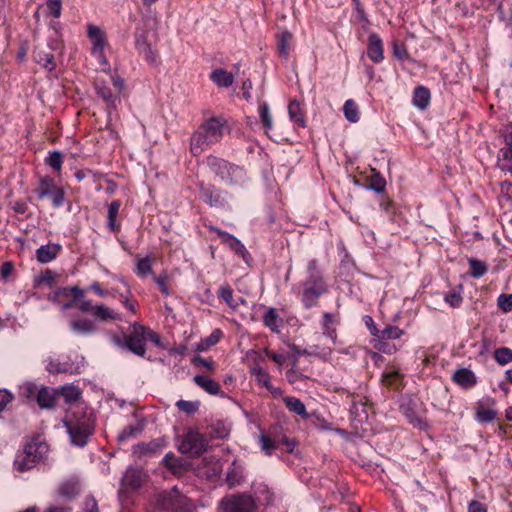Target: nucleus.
Listing matches in <instances>:
<instances>
[{
    "instance_id": "58836bf2",
    "label": "nucleus",
    "mask_w": 512,
    "mask_h": 512,
    "mask_svg": "<svg viewBox=\"0 0 512 512\" xmlns=\"http://www.w3.org/2000/svg\"><path fill=\"white\" fill-rule=\"evenodd\" d=\"M164 444L160 439L150 441L149 443H140L136 446L135 452L139 455L156 454L161 451Z\"/></svg>"
},
{
    "instance_id": "39448f33",
    "label": "nucleus",
    "mask_w": 512,
    "mask_h": 512,
    "mask_svg": "<svg viewBox=\"0 0 512 512\" xmlns=\"http://www.w3.org/2000/svg\"><path fill=\"white\" fill-rule=\"evenodd\" d=\"M48 451L46 443L32 440L27 443L22 453H19L14 461L15 468L20 471H28L34 468Z\"/></svg>"
},
{
    "instance_id": "ea45409f",
    "label": "nucleus",
    "mask_w": 512,
    "mask_h": 512,
    "mask_svg": "<svg viewBox=\"0 0 512 512\" xmlns=\"http://www.w3.org/2000/svg\"><path fill=\"white\" fill-rule=\"evenodd\" d=\"M469 264V275L473 278H481L484 276L488 271V265L486 262L481 261L476 258H469L468 259Z\"/></svg>"
},
{
    "instance_id": "7ed1b4c3",
    "label": "nucleus",
    "mask_w": 512,
    "mask_h": 512,
    "mask_svg": "<svg viewBox=\"0 0 512 512\" xmlns=\"http://www.w3.org/2000/svg\"><path fill=\"white\" fill-rule=\"evenodd\" d=\"M64 425L67 428L71 442L79 447H84L87 444L94 431L93 420L85 414L80 417L73 414L70 419L64 421Z\"/></svg>"
},
{
    "instance_id": "c756f323",
    "label": "nucleus",
    "mask_w": 512,
    "mask_h": 512,
    "mask_svg": "<svg viewBox=\"0 0 512 512\" xmlns=\"http://www.w3.org/2000/svg\"><path fill=\"white\" fill-rule=\"evenodd\" d=\"M34 59L38 64L42 65L49 71H52L55 68L56 64L54 60V55L48 49L37 48L34 51Z\"/></svg>"
},
{
    "instance_id": "0e129e2a",
    "label": "nucleus",
    "mask_w": 512,
    "mask_h": 512,
    "mask_svg": "<svg viewBox=\"0 0 512 512\" xmlns=\"http://www.w3.org/2000/svg\"><path fill=\"white\" fill-rule=\"evenodd\" d=\"M444 299L451 307L454 308L459 307L463 301L461 294L455 291L447 293Z\"/></svg>"
},
{
    "instance_id": "6ab92c4d",
    "label": "nucleus",
    "mask_w": 512,
    "mask_h": 512,
    "mask_svg": "<svg viewBox=\"0 0 512 512\" xmlns=\"http://www.w3.org/2000/svg\"><path fill=\"white\" fill-rule=\"evenodd\" d=\"M80 493V482L76 477H71L64 480L57 489V494L66 499L72 500L76 498Z\"/></svg>"
},
{
    "instance_id": "412c9836",
    "label": "nucleus",
    "mask_w": 512,
    "mask_h": 512,
    "mask_svg": "<svg viewBox=\"0 0 512 512\" xmlns=\"http://www.w3.org/2000/svg\"><path fill=\"white\" fill-rule=\"evenodd\" d=\"M452 379L455 383L465 389L472 388L477 383L475 374L467 368H460L456 370L452 376Z\"/></svg>"
},
{
    "instance_id": "f8f14e48",
    "label": "nucleus",
    "mask_w": 512,
    "mask_h": 512,
    "mask_svg": "<svg viewBox=\"0 0 512 512\" xmlns=\"http://www.w3.org/2000/svg\"><path fill=\"white\" fill-rule=\"evenodd\" d=\"M224 512H254L255 503L250 495L239 494L221 501Z\"/></svg>"
},
{
    "instance_id": "774afa93",
    "label": "nucleus",
    "mask_w": 512,
    "mask_h": 512,
    "mask_svg": "<svg viewBox=\"0 0 512 512\" xmlns=\"http://www.w3.org/2000/svg\"><path fill=\"white\" fill-rule=\"evenodd\" d=\"M501 195L508 200L512 199V183L509 181H503L500 183Z\"/></svg>"
},
{
    "instance_id": "4c0bfd02",
    "label": "nucleus",
    "mask_w": 512,
    "mask_h": 512,
    "mask_svg": "<svg viewBox=\"0 0 512 512\" xmlns=\"http://www.w3.org/2000/svg\"><path fill=\"white\" fill-rule=\"evenodd\" d=\"M288 114L295 124L304 128L306 126L304 114L301 111L300 103L296 100L290 101L288 105Z\"/></svg>"
},
{
    "instance_id": "c85d7f7f",
    "label": "nucleus",
    "mask_w": 512,
    "mask_h": 512,
    "mask_svg": "<svg viewBox=\"0 0 512 512\" xmlns=\"http://www.w3.org/2000/svg\"><path fill=\"white\" fill-rule=\"evenodd\" d=\"M403 375L395 368H388L382 374V383L396 390L402 387Z\"/></svg>"
},
{
    "instance_id": "aec40b11",
    "label": "nucleus",
    "mask_w": 512,
    "mask_h": 512,
    "mask_svg": "<svg viewBox=\"0 0 512 512\" xmlns=\"http://www.w3.org/2000/svg\"><path fill=\"white\" fill-rule=\"evenodd\" d=\"M69 327L77 335H90L97 331L94 321L87 318L73 319L70 321Z\"/></svg>"
},
{
    "instance_id": "8fccbe9b",
    "label": "nucleus",
    "mask_w": 512,
    "mask_h": 512,
    "mask_svg": "<svg viewBox=\"0 0 512 512\" xmlns=\"http://www.w3.org/2000/svg\"><path fill=\"white\" fill-rule=\"evenodd\" d=\"M175 405L181 412H184L187 415H192L198 412L200 407V401L178 400Z\"/></svg>"
},
{
    "instance_id": "9d476101",
    "label": "nucleus",
    "mask_w": 512,
    "mask_h": 512,
    "mask_svg": "<svg viewBox=\"0 0 512 512\" xmlns=\"http://www.w3.org/2000/svg\"><path fill=\"white\" fill-rule=\"evenodd\" d=\"M208 448L207 438L195 429H189L179 445V450L183 454L200 456Z\"/></svg>"
},
{
    "instance_id": "5fc2aeb1",
    "label": "nucleus",
    "mask_w": 512,
    "mask_h": 512,
    "mask_svg": "<svg viewBox=\"0 0 512 512\" xmlns=\"http://www.w3.org/2000/svg\"><path fill=\"white\" fill-rule=\"evenodd\" d=\"M497 306L503 313H509L512 311V293L511 294H500L497 298Z\"/></svg>"
},
{
    "instance_id": "a878e982",
    "label": "nucleus",
    "mask_w": 512,
    "mask_h": 512,
    "mask_svg": "<svg viewBox=\"0 0 512 512\" xmlns=\"http://www.w3.org/2000/svg\"><path fill=\"white\" fill-rule=\"evenodd\" d=\"M338 323L336 317L330 313L325 312L322 317V330L323 335L329 338L333 343L336 342L337 339V331L335 325Z\"/></svg>"
},
{
    "instance_id": "a211bd4d",
    "label": "nucleus",
    "mask_w": 512,
    "mask_h": 512,
    "mask_svg": "<svg viewBox=\"0 0 512 512\" xmlns=\"http://www.w3.org/2000/svg\"><path fill=\"white\" fill-rule=\"evenodd\" d=\"M494 405L495 400L489 397L479 401L476 407L475 419L480 423L493 421L496 417V412L491 407Z\"/></svg>"
},
{
    "instance_id": "6e6d98bb",
    "label": "nucleus",
    "mask_w": 512,
    "mask_h": 512,
    "mask_svg": "<svg viewBox=\"0 0 512 512\" xmlns=\"http://www.w3.org/2000/svg\"><path fill=\"white\" fill-rule=\"evenodd\" d=\"M163 464L174 474L178 473L182 468L179 460L175 457V455L172 452H169L165 455V457L163 458Z\"/></svg>"
},
{
    "instance_id": "bb28decb",
    "label": "nucleus",
    "mask_w": 512,
    "mask_h": 512,
    "mask_svg": "<svg viewBox=\"0 0 512 512\" xmlns=\"http://www.w3.org/2000/svg\"><path fill=\"white\" fill-rule=\"evenodd\" d=\"M252 376L255 377V380L258 384L263 385L268 391L272 394H279L280 389L274 388L271 384V377L268 372H266L262 367L255 366L251 369Z\"/></svg>"
},
{
    "instance_id": "864d4df0",
    "label": "nucleus",
    "mask_w": 512,
    "mask_h": 512,
    "mask_svg": "<svg viewBox=\"0 0 512 512\" xmlns=\"http://www.w3.org/2000/svg\"><path fill=\"white\" fill-rule=\"evenodd\" d=\"M221 331L215 330L210 336L201 340V342L197 346L198 351L206 350L207 348L218 343L220 339Z\"/></svg>"
},
{
    "instance_id": "79ce46f5",
    "label": "nucleus",
    "mask_w": 512,
    "mask_h": 512,
    "mask_svg": "<svg viewBox=\"0 0 512 512\" xmlns=\"http://www.w3.org/2000/svg\"><path fill=\"white\" fill-rule=\"evenodd\" d=\"M259 118L265 129V133H268L272 129V115L270 108L266 102H263L258 107Z\"/></svg>"
},
{
    "instance_id": "052dcab7",
    "label": "nucleus",
    "mask_w": 512,
    "mask_h": 512,
    "mask_svg": "<svg viewBox=\"0 0 512 512\" xmlns=\"http://www.w3.org/2000/svg\"><path fill=\"white\" fill-rule=\"evenodd\" d=\"M81 512H99L98 503L93 496L85 497Z\"/></svg>"
},
{
    "instance_id": "3c124183",
    "label": "nucleus",
    "mask_w": 512,
    "mask_h": 512,
    "mask_svg": "<svg viewBox=\"0 0 512 512\" xmlns=\"http://www.w3.org/2000/svg\"><path fill=\"white\" fill-rule=\"evenodd\" d=\"M135 272L140 277H146L152 273V262L149 257L139 259L136 265Z\"/></svg>"
},
{
    "instance_id": "dca6fc26",
    "label": "nucleus",
    "mask_w": 512,
    "mask_h": 512,
    "mask_svg": "<svg viewBox=\"0 0 512 512\" xmlns=\"http://www.w3.org/2000/svg\"><path fill=\"white\" fill-rule=\"evenodd\" d=\"M200 193L203 201L210 206L223 207L226 204L223 192L213 185H201Z\"/></svg>"
},
{
    "instance_id": "2f4dec72",
    "label": "nucleus",
    "mask_w": 512,
    "mask_h": 512,
    "mask_svg": "<svg viewBox=\"0 0 512 512\" xmlns=\"http://www.w3.org/2000/svg\"><path fill=\"white\" fill-rule=\"evenodd\" d=\"M136 48L146 61L150 63L156 62L157 54L153 51L150 43H148L145 37H139L136 39Z\"/></svg>"
},
{
    "instance_id": "f257e3e1",
    "label": "nucleus",
    "mask_w": 512,
    "mask_h": 512,
    "mask_svg": "<svg viewBox=\"0 0 512 512\" xmlns=\"http://www.w3.org/2000/svg\"><path fill=\"white\" fill-rule=\"evenodd\" d=\"M307 277L300 282L299 296L305 309L318 305L319 299L328 292V284L316 259L307 264Z\"/></svg>"
},
{
    "instance_id": "e433bc0d",
    "label": "nucleus",
    "mask_w": 512,
    "mask_h": 512,
    "mask_svg": "<svg viewBox=\"0 0 512 512\" xmlns=\"http://www.w3.org/2000/svg\"><path fill=\"white\" fill-rule=\"evenodd\" d=\"M430 102V91L424 86H418L414 90L413 104L419 109H425Z\"/></svg>"
},
{
    "instance_id": "20e7f679",
    "label": "nucleus",
    "mask_w": 512,
    "mask_h": 512,
    "mask_svg": "<svg viewBox=\"0 0 512 512\" xmlns=\"http://www.w3.org/2000/svg\"><path fill=\"white\" fill-rule=\"evenodd\" d=\"M146 342V326L138 322L132 324L130 332L123 337H114V343L117 346L126 348L139 357H144L146 354Z\"/></svg>"
},
{
    "instance_id": "37998d69",
    "label": "nucleus",
    "mask_w": 512,
    "mask_h": 512,
    "mask_svg": "<svg viewBox=\"0 0 512 512\" xmlns=\"http://www.w3.org/2000/svg\"><path fill=\"white\" fill-rule=\"evenodd\" d=\"M59 393L64 397L67 403H73L80 399L81 391L77 386L65 385L59 389Z\"/></svg>"
},
{
    "instance_id": "1a4fd4ad",
    "label": "nucleus",
    "mask_w": 512,
    "mask_h": 512,
    "mask_svg": "<svg viewBox=\"0 0 512 512\" xmlns=\"http://www.w3.org/2000/svg\"><path fill=\"white\" fill-rule=\"evenodd\" d=\"M34 193L40 200L50 197L54 208L61 207L65 202V192L63 188L58 187L54 179L49 176L40 178Z\"/></svg>"
},
{
    "instance_id": "473e14b6",
    "label": "nucleus",
    "mask_w": 512,
    "mask_h": 512,
    "mask_svg": "<svg viewBox=\"0 0 512 512\" xmlns=\"http://www.w3.org/2000/svg\"><path fill=\"white\" fill-rule=\"evenodd\" d=\"M283 401L290 412H293L304 419L309 417L304 403L299 398L287 396Z\"/></svg>"
},
{
    "instance_id": "b1692460",
    "label": "nucleus",
    "mask_w": 512,
    "mask_h": 512,
    "mask_svg": "<svg viewBox=\"0 0 512 512\" xmlns=\"http://www.w3.org/2000/svg\"><path fill=\"white\" fill-rule=\"evenodd\" d=\"M210 79L216 86L228 88L234 82V75L223 68H217L210 73Z\"/></svg>"
},
{
    "instance_id": "a19ab883",
    "label": "nucleus",
    "mask_w": 512,
    "mask_h": 512,
    "mask_svg": "<svg viewBox=\"0 0 512 512\" xmlns=\"http://www.w3.org/2000/svg\"><path fill=\"white\" fill-rule=\"evenodd\" d=\"M72 296L73 297L70 301L62 304V310H67L74 306H76L79 309V305L81 304V302L86 301L84 290L78 286H72Z\"/></svg>"
},
{
    "instance_id": "09e8293b",
    "label": "nucleus",
    "mask_w": 512,
    "mask_h": 512,
    "mask_svg": "<svg viewBox=\"0 0 512 512\" xmlns=\"http://www.w3.org/2000/svg\"><path fill=\"white\" fill-rule=\"evenodd\" d=\"M494 359L501 366L512 362V349L508 347L497 348L494 351Z\"/></svg>"
},
{
    "instance_id": "6e6552de",
    "label": "nucleus",
    "mask_w": 512,
    "mask_h": 512,
    "mask_svg": "<svg viewBox=\"0 0 512 512\" xmlns=\"http://www.w3.org/2000/svg\"><path fill=\"white\" fill-rule=\"evenodd\" d=\"M157 504L165 512H189L192 509L190 500L176 486L159 494Z\"/></svg>"
},
{
    "instance_id": "4be33fe9",
    "label": "nucleus",
    "mask_w": 512,
    "mask_h": 512,
    "mask_svg": "<svg viewBox=\"0 0 512 512\" xmlns=\"http://www.w3.org/2000/svg\"><path fill=\"white\" fill-rule=\"evenodd\" d=\"M193 382L210 395H219L221 393L220 384L208 376L195 375Z\"/></svg>"
},
{
    "instance_id": "bf43d9fd",
    "label": "nucleus",
    "mask_w": 512,
    "mask_h": 512,
    "mask_svg": "<svg viewBox=\"0 0 512 512\" xmlns=\"http://www.w3.org/2000/svg\"><path fill=\"white\" fill-rule=\"evenodd\" d=\"M55 280V274L51 270H46L45 272L41 273L36 279L35 284L36 285H46L51 287Z\"/></svg>"
},
{
    "instance_id": "72a5a7b5",
    "label": "nucleus",
    "mask_w": 512,
    "mask_h": 512,
    "mask_svg": "<svg viewBox=\"0 0 512 512\" xmlns=\"http://www.w3.org/2000/svg\"><path fill=\"white\" fill-rule=\"evenodd\" d=\"M403 333L398 326L387 325L381 331L372 332V335L377 337L379 342H385V340L399 339Z\"/></svg>"
},
{
    "instance_id": "de8ad7c7",
    "label": "nucleus",
    "mask_w": 512,
    "mask_h": 512,
    "mask_svg": "<svg viewBox=\"0 0 512 512\" xmlns=\"http://www.w3.org/2000/svg\"><path fill=\"white\" fill-rule=\"evenodd\" d=\"M236 461L232 463V467L228 469L226 474V482L230 488L239 485L242 481V472L235 466Z\"/></svg>"
},
{
    "instance_id": "f03ea898",
    "label": "nucleus",
    "mask_w": 512,
    "mask_h": 512,
    "mask_svg": "<svg viewBox=\"0 0 512 512\" xmlns=\"http://www.w3.org/2000/svg\"><path fill=\"white\" fill-rule=\"evenodd\" d=\"M227 128V121L223 117H210L205 120L192 134L190 151L194 156L202 154L209 146L219 143Z\"/></svg>"
},
{
    "instance_id": "9b49d317",
    "label": "nucleus",
    "mask_w": 512,
    "mask_h": 512,
    "mask_svg": "<svg viewBox=\"0 0 512 512\" xmlns=\"http://www.w3.org/2000/svg\"><path fill=\"white\" fill-rule=\"evenodd\" d=\"M500 136L504 139V146L499 149L497 166L512 174V123L501 128Z\"/></svg>"
},
{
    "instance_id": "7c9ffc66",
    "label": "nucleus",
    "mask_w": 512,
    "mask_h": 512,
    "mask_svg": "<svg viewBox=\"0 0 512 512\" xmlns=\"http://www.w3.org/2000/svg\"><path fill=\"white\" fill-rule=\"evenodd\" d=\"M121 207L120 200H113L109 207L107 213V227L112 232H117L120 229V225L116 222L117 215L119 213Z\"/></svg>"
},
{
    "instance_id": "680f3d73",
    "label": "nucleus",
    "mask_w": 512,
    "mask_h": 512,
    "mask_svg": "<svg viewBox=\"0 0 512 512\" xmlns=\"http://www.w3.org/2000/svg\"><path fill=\"white\" fill-rule=\"evenodd\" d=\"M260 441L262 450L265 451L266 455H271L272 450L277 447L275 441L265 434H261Z\"/></svg>"
},
{
    "instance_id": "e2e57ef3",
    "label": "nucleus",
    "mask_w": 512,
    "mask_h": 512,
    "mask_svg": "<svg viewBox=\"0 0 512 512\" xmlns=\"http://www.w3.org/2000/svg\"><path fill=\"white\" fill-rule=\"evenodd\" d=\"M47 8L54 18H59L62 10L61 0H47Z\"/></svg>"
},
{
    "instance_id": "f704fd0d",
    "label": "nucleus",
    "mask_w": 512,
    "mask_h": 512,
    "mask_svg": "<svg viewBox=\"0 0 512 512\" xmlns=\"http://www.w3.org/2000/svg\"><path fill=\"white\" fill-rule=\"evenodd\" d=\"M293 36L292 33L285 30L282 31L280 34L277 35V47L278 52L281 57L284 59H287L290 52V42L292 40Z\"/></svg>"
},
{
    "instance_id": "603ef678",
    "label": "nucleus",
    "mask_w": 512,
    "mask_h": 512,
    "mask_svg": "<svg viewBox=\"0 0 512 512\" xmlns=\"http://www.w3.org/2000/svg\"><path fill=\"white\" fill-rule=\"evenodd\" d=\"M46 163L54 170L59 172L63 163V155L59 151H53L46 159Z\"/></svg>"
},
{
    "instance_id": "338daca9",
    "label": "nucleus",
    "mask_w": 512,
    "mask_h": 512,
    "mask_svg": "<svg viewBox=\"0 0 512 512\" xmlns=\"http://www.w3.org/2000/svg\"><path fill=\"white\" fill-rule=\"evenodd\" d=\"M13 400V395L6 389H0V412Z\"/></svg>"
},
{
    "instance_id": "ddd939ff",
    "label": "nucleus",
    "mask_w": 512,
    "mask_h": 512,
    "mask_svg": "<svg viewBox=\"0 0 512 512\" xmlns=\"http://www.w3.org/2000/svg\"><path fill=\"white\" fill-rule=\"evenodd\" d=\"M79 310L84 313H91L95 320L101 322L118 319V314L114 310L110 309L104 304H97L93 306L91 301L88 299L81 302L79 305Z\"/></svg>"
},
{
    "instance_id": "4d7b16f0",
    "label": "nucleus",
    "mask_w": 512,
    "mask_h": 512,
    "mask_svg": "<svg viewBox=\"0 0 512 512\" xmlns=\"http://www.w3.org/2000/svg\"><path fill=\"white\" fill-rule=\"evenodd\" d=\"M192 364L200 365L209 372H214L216 368L215 362L211 358H203L200 355H196L192 358Z\"/></svg>"
},
{
    "instance_id": "0eeeda50",
    "label": "nucleus",
    "mask_w": 512,
    "mask_h": 512,
    "mask_svg": "<svg viewBox=\"0 0 512 512\" xmlns=\"http://www.w3.org/2000/svg\"><path fill=\"white\" fill-rule=\"evenodd\" d=\"M206 164L213 173L223 181L231 184L238 183L244 175V171L241 167L214 155H209L206 158Z\"/></svg>"
},
{
    "instance_id": "5701e85b",
    "label": "nucleus",
    "mask_w": 512,
    "mask_h": 512,
    "mask_svg": "<svg viewBox=\"0 0 512 512\" xmlns=\"http://www.w3.org/2000/svg\"><path fill=\"white\" fill-rule=\"evenodd\" d=\"M60 251L61 246L59 244L42 245L36 250V259L40 263H48L54 260Z\"/></svg>"
},
{
    "instance_id": "4468645a",
    "label": "nucleus",
    "mask_w": 512,
    "mask_h": 512,
    "mask_svg": "<svg viewBox=\"0 0 512 512\" xmlns=\"http://www.w3.org/2000/svg\"><path fill=\"white\" fill-rule=\"evenodd\" d=\"M207 227L211 232H214L219 236L222 243L227 245L232 251H234L236 254L241 256L245 261H247V258L250 257V254L239 239H237L232 234L224 230H221L213 225H209Z\"/></svg>"
},
{
    "instance_id": "49530a36",
    "label": "nucleus",
    "mask_w": 512,
    "mask_h": 512,
    "mask_svg": "<svg viewBox=\"0 0 512 512\" xmlns=\"http://www.w3.org/2000/svg\"><path fill=\"white\" fill-rule=\"evenodd\" d=\"M208 434L211 438L223 439L228 436L229 429L223 422L218 421L210 425Z\"/></svg>"
},
{
    "instance_id": "c03bdc74",
    "label": "nucleus",
    "mask_w": 512,
    "mask_h": 512,
    "mask_svg": "<svg viewBox=\"0 0 512 512\" xmlns=\"http://www.w3.org/2000/svg\"><path fill=\"white\" fill-rule=\"evenodd\" d=\"M386 180L380 175V173L372 170V174L368 177V188L381 193L385 190Z\"/></svg>"
},
{
    "instance_id": "a18cd8bd",
    "label": "nucleus",
    "mask_w": 512,
    "mask_h": 512,
    "mask_svg": "<svg viewBox=\"0 0 512 512\" xmlns=\"http://www.w3.org/2000/svg\"><path fill=\"white\" fill-rule=\"evenodd\" d=\"M343 111L346 119L351 123L359 121V110L356 102L352 99L347 100L344 103Z\"/></svg>"
},
{
    "instance_id": "f3484780",
    "label": "nucleus",
    "mask_w": 512,
    "mask_h": 512,
    "mask_svg": "<svg viewBox=\"0 0 512 512\" xmlns=\"http://www.w3.org/2000/svg\"><path fill=\"white\" fill-rule=\"evenodd\" d=\"M367 56L374 63H380L384 59L383 42L376 33H371L368 37Z\"/></svg>"
},
{
    "instance_id": "69168bd1",
    "label": "nucleus",
    "mask_w": 512,
    "mask_h": 512,
    "mask_svg": "<svg viewBox=\"0 0 512 512\" xmlns=\"http://www.w3.org/2000/svg\"><path fill=\"white\" fill-rule=\"evenodd\" d=\"M141 432V428L138 426H127L123 429V431L120 433L119 438L120 440H126L131 437H135Z\"/></svg>"
},
{
    "instance_id": "423d86ee",
    "label": "nucleus",
    "mask_w": 512,
    "mask_h": 512,
    "mask_svg": "<svg viewBox=\"0 0 512 512\" xmlns=\"http://www.w3.org/2000/svg\"><path fill=\"white\" fill-rule=\"evenodd\" d=\"M110 77L114 91L109 83L101 77L95 79L94 87L97 95L106 103L108 109L116 110L121 102L120 94L124 88V80L119 76L110 75Z\"/></svg>"
},
{
    "instance_id": "cd10ccee",
    "label": "nucleus",
    "mask_w": 512,
    "mask_h": 512,
    "mask_svg": "<svg viewBox=\"0 0 512 512\" xmlns=\"http://www.w3.org/2000/svg\"><path fill=\"white\" fill-rule=\"evenodd\" d=\"M282 323L283 320L279 316L276 308L270 307L265 311L263 315V324L272 332L279 333Z\"/></svg>"
},
{
    "instance_id": "13d9d810",
    "label": "nucleus",
    "mask_w": 512,
    "mask_h": 512,
    "mask_svg": "<svg viewBox=\"0 0 512 512\" xmlns=\"http://www.w3.org/2000/svg\"><path fill=\"white\" fill-rule=\"evenodd\" d=\"M218 297L221 298L227 305H233V290L232 288L226 284L222 285L218 290Z\"/></svg>"
},
{
    "instance_id": "393cba45",
    "label": "nucleus",
    "mask_w": 512,
    "mask_h": 512,
    "mask_svg": "<svg viewBox=\"0 0 512 512\" xmlns=\"http://www.w3.org/2000/svg\"><path fill=\"white\" fill-rule=\"evenodd\" d=\"M36 402L41 408H53L56 403V391L48 387H42L37 391Z\"/></svg>"
},
{
    "instance_id": "2eb2a0df",
    "label": "nucleus",
    "mask_w": 512,
    "mask_h": 512,
    "mask_svg": "<svg viewBox=\"0 0 512 512\" xmlns=\"http://www.w3.org/2000/svg\"><path fill=\"white\" fill-rule=\"evenodd\" d=\"M87 34L93 44L92 54L101 58L102 62L107 64V60L103 52L104 46L106 45L105 33L95 25H88Z\"/></svg>"
},
{
    "instance_id": "c9c22d12",
    "label": "nucleus",
    "mask_w": 512,
    "mask_h": 512,
    "mask_svg": "<svg viewBox=\"0 0 512 512\" xmlns=\"http://www.w3.org/2000/svg\"><path fill=\"white\" fill-rule=\"evenodd\" d=\"M123 484L129 488H139L142 484V472L138 469L129 468L122 478Z\"/></svg>"
}]
</instances>
